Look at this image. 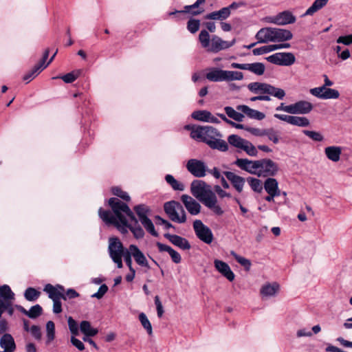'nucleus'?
<instances>
[{"label":"nucleus","mask_w":352,"mask_h":352,"mask_svg":"<svg viewBox=\"0 0 352 352\" xmlns=\"http://www.w3.org/2000/svg\"><path fill=\"white\" fill-rule=\"evenodd\" d=\"M108 203L113 212L102 208L98 211L99 217L106 224L114 225L123 234L129 229L137 239L144 237L143 229L126 204L115 197L109 199Z\"/></svg>","instance_id":"f257e3e1"},{"label":"nucleus","mask_w":352,"mask_h":352,"mask_svg":"<svg viewBox=\"0 0 352 352\" xmlns=\"http://www.w3.org/2000/svg\"><path fill=\"white\" fill-rule=\"evenodd\" d=\"M192 195L209 208L214 214L221 216L224 210L218 204L215 193L210 189V186L203 181H194L190 186Z\"/></svg>","instance_id":"f03ea898"},{"label":"nucleus","mask_w":352,"mask_h":352,"mask_svg":"<svg viewBox=\"0 0 352 352\" xmlns=\"http://www.w3.org/2000/svg\"><path fill=\"white\" fill-rule=\"evenodd\" d=\"M193 135L197 138V141L206 143L212 149L223 152L228 150V143L222 140V134L213 126H201L197 131H195Z\"/></svg>","instance_id":"7ed1b4c3"},{"label":"nucleus","mask_w":352,"mask_h":352,"mask_svg":"<svg viewBox=\"0 0 352 352\" xmlns=\"http://www.w3.org/2000/svg\"><path fill=\"white\" fill-rule=\"evenodd\" d=\"M248 89L252 93L258 94V96L250 98V100L252 102L257 100L270 101V96H274L278 100H283L286 95L284 89L265 82H250L248 85Z\"/></svg>","instance_id":"20e7f679"},{"label":"nucleus","mask_w":352,"mask_h":352,"mask_svg":"<svg viewBox=\"0 0 352 352\" xmlns=\"http://www.w3.org/2000/svg\"><path fill=\"white\" fill-rule=\"evenodd\" d=\"M108 252L110 258L117 267L120 269L123 267L122 256L126 252L124 246L118 237H110L109 239Z\"/></svg>","instance_id":"39448f33"},{"label":"nucleus","mask_w":352,"mask_h":352,"mask_svg":"<svg viewBox=\"0 0 352 352\" xmlns=\"http://www.w3.org/2000/svg\"><path fill=\"white\" fill-rule=\"evenodd\" d=\"M164 210L171 221L183 223L186 221V214L183 206L177 201H170L164 204Z\"/></svg>","instance_id":"423d86ee"},{"label":"nucleus","mask_w":352,"mask_h":352,"mask_svg":"<svg viewBox=\"0 0 352 352\" xmlns=\"http://www.w3.org/2000/svg\"><path fill=\"white\" fill-rule=\"evenodd\" d=\"M258 177H273L278 170V164L270 159L259 160Z\"/></svg>","instance_id":"0eeeda50"},{"label":"nucleus","mask_w":352,"mask_h":352,"mask_svg":"<svg viewBox=\"0 0 352 352\" xmlns=\"http://www.w3.org/2000/svg\"><path fill=\"white\" fill-rule=\"evenodd\" d=\"M193 228L197 236L203 242L210 244L213 240V234L211 230L205 226L201 220L193 222Z\"/></svg>","instance_id":"6e6552de"},{"label":"nucleus","mask_w":352,"mask_h":352,"mask_svg":"<svg viewBox=\"0 0 352 352\" xmlns=\"http://www.w3.org/2000/svg\"><path fill=\"white\" fill-rule=\"evenodd\" d=\"M265 21L278 25H285L295 23L296 18L290 11L286 10L275 16H267L265 18Z\"/></svg>","instance_id":"1a4fd4ad"},{"label":"nucleus","mask_w":352,"mask_h":352,"mask_svg":"<svg viewBox=\"0 0 352 352\" xmlns=\"http://www.w3.org/2000/svg\"><path fill=\"white\" fill-rule=\"evenodd\" d=\"M267 60L278 65L290 66L295 63L296 58L292 52H278L268 56Z\"/></svg>","instance_id":"9d476101"},{"label":"nucleus","mask_w":352,"mask_h":352,"mask_svg":"<svg viewBox=\"0 0 352 352\" xmlns=\"http://www.w3.org/2000/svg\"><path fill=\"white\" fill-rule=\"evenodd\" d=\"M186 169L196 177H204L208 167L204 162L197 159H190L186 163Z\"/></svg>","instance_id":"9b49d317"},{"label":"nucleus","mask_w":352,"mask_h":352,"mask_svg":"<svg viewBox=\"0 0 352 352\" xmlns=\"http://www.w3.org/2000/svg\"><path fill=\"white\" fill-rule=\"evenodd\" d=\"M309 93L321 100L337 99L340 96V93L335 89L320 86L312 88L309 90Z\"/></svg>","instance_id":"f8f14e48"},{"label":"nucleus","mask_w":352,"mask_h":352,"mask_svg":"<svg viewBox=\"0 0 352 352\" xmlns=\"http://www.w3.org/2000/svg\"><path fill=\"white\" fill-rule=\"evenodd\" d=\"M274 118L281 120L286 122L287 123L300 126V127H305L308 126L310 124V122L308 118L306 117H300L293 115H286V114H278L276 113L274 114Z\"/></svg>","instance_id":"ddd939ff"},{"label":"nucleus","mask_w":352,"mask_h":352,"mask_svg":"<svg viewBox=\"0 0 352 352\" xmlns=\"http://www.w3.org/2000/svg\"><path fill=\"white\" fill-rule=\"evenodd\" d=\"M235 42V38L232 39L231 41H227L223 40L221 38L217 35H212L211 37V42L208 52L217 53L221 50L230 48L234 45Z\"/></svg>","instance_id":"4468645a"},{"label":"nucleus","mask_w":352,"mask_h":352,"mask_svg":"<svg viewBox=\"0 0 352 352\" xmlns=\"http://www.w3.org/2000/svg\"><path fill=\"white\" fill-rule=\"evenodd\" d=\"M231 67L234 69H239L243 70H248L252 73L261 76L264 74L265 70V65L262 63H231Z\"/></svg>","instance_id":"2eb2a0df"},{"label":"nucleus","mask_w":352,"mask_h":352,"mask_svg":"<svg viewBox=\"0 0 352 352\" xmlns=\"http://www.w3.org/2000/svg\"><path fill=\"white\" fill-rule=\"evenodd\" d=\"M259 160H250L248 159L238 158L234 164L250 174L258 175Z\"/></svg>","instance_id":"dca6fc26"},{"label":"nucleus","mask_w":352,"mask_h":352,"mask_svg":"<svg viewBox=\"0 0 352 352\" xmlns=\"http://www.w3.org/2000/svg\"><path fill=\"white\" fill-rule=\"evenodd\" d=\"M43 291L48 294V297L53 301L56 300H60V298L66 300V296L65 295V288L61 285H56L55 286L48 283L44 287Z\"/></svg>","instance_id":"f3484780"},{"label":"nucleus","mask_w":352,"mask_h":352,"mask_svg":"<svg viewBox=\"0 0 352 352\" xmlns=\"http://www.w3.org/2000/svg\"><path fill=\"white\" fill-rule=\"evenodd\" d=\"M181 201L186 209L192 215H197L201 211V205L195 199L188 195H182Z\"/></svg>","instance_id":"a211bd4d"},{"label":"nucleus","mask_w":352,"mask_h":352,"mask_svg":"<svg viewBox=\"0 0 352 352\" xmlns=\"http://www.w3.org/2000/svg\"><path fill=\"white\" fill-rule=\"evenodd\" d=\"M291 114H308L313 108V104L307 100H298L294 103L291 104Z\"/></svg>","instance_id":"6ab92c4d"},{"label":"nucleus","mask_w":352,"mask_h":352,"mask_svg":"<svg viewBox=\"0 0 352 352\" xmlns=\"http://www.w3.org/2000/svg\"><path fill=\"white\" fill-rule=\"evenodd\" d=\"M129 251L138 265L147 269L150 268L145 255L137 245L133 244L130 245Z\"/></svg>","instance_id":"aec40b11"},{"label":"nucleus","mask_w":352,"mask_h":352,"mask_svg":"<svg viewBox=\"0 0 352 352\" xmlns=\"http://www.w3.org/2000/svg\"><path fill=\"white\" fill-rule=\"evenodd\" d=\"M206 0H197L193 4L190 6H185L184 10L182 11L175 10L169 13V15H173L176 13H190L191 14L196 16L199 15L204 12L203 8H199L200 5L204 4Z\"/></svg>","instance_id":"412c9836"},{"label":"nucleus","mask_w":352,"mask_h":352,"mask_svg":"<svg viewBox=\"0 0 352 352\" xmlns=\"http://www.w3.org/2000/svg\"><path fill=\"white\" fill-rule=\"evenodd\" d=\"M280 289V285L276 282L266 283L260 289V294L263 298L275 296Z\"/></svg>","instance_id":"4be33fe9"},{"label":"nucleus","mask_w":352,"mask_h":352,"mask_svg":"<svg viewBox=\"0 0 352 352\" xmlns=\"http://www.w3.org/2000/svg\"><path fill=\"white\" fill-rule=\"evenodd\" d=\"M214 265L216 270L228 280L232 281L234 279L235 275L226 263L215 259L214 261Z\"/></svg>","instance_id":"5701e85b"},{"label":"nucleus","mask_w":352,"mask_h":352,"mask_svg":"<svg viewBox=\"0 0 352 352\" xmlns=\"http://www.w3.org/2000/svg\"><path fill=\"white\" fill-rule=\"evenodd\" d=\"M226 178L231 182L233 187L238 192H241L245 185V180L243 177L236 175L233 172L225 171L223 173Z\"/></svg>","instance_id":"b1692460"},{"label":"nucleus","mask_w":352,"mask_h":352,"mask_svg":"<svg viewBox=\"0 0 352 352\" xmlns=\"http://www.w3.org/2000/svg\"><path fill=\"white\" fill-rule=\"evenodd\" d=\"M164 236L169 240L174 245L182 250H187L190 249L191 246L187 239L176 234H165Z\"/></svg>","instance_id":"393cba45"},{"label":"nucleus","mask_w":352,"mask_h":352,"mask_svg":"<svg viewBox=\"0 0 352 352\" xmlns=\"http://www.w3.org/2000/svg\"><path fill=\"white\" fill-rule=\"evenodd\" d=\"M230 15L231 12H230L227 7H223L219 10L207 14L204 18L207 20L221 21L222 22L228 19Z\"/></svg>","instance_id":"a878e982"},{"label":"nucleus","mask_w":352,"mask_h":352,"mask_svg":"<svg viewBox=\"0 0 352 352\" xmlns=\"http://www.w3.org/2000/svg\"><path fill=\"white\" fill-rule=\"evenodd\" d=\"M273 33L274 28H263L258 31L255 38L259 43L273 42Z\"/></svg>","instance_id":"bb28decb"},{"label":"nucleus","mask_w":352,"mask_h":352,"mask_svg":"<svg viewBox=\"0 0 352 352\" xmlns=\"http://www.w3.org/2000/svg\"><path fill=\"white\" fill-rule=\"evenodd\" d=\"M0 346L3 349V351L0 352H14L16 344L12 335L4 333L0 339Z\"/></svg>","instance_id":"cd10ccee"},{"label":"nucleus","mask_w":352,"mask_h":352,"mask_svg":"<svg viewBox=\"0 0 352 352\" xmlns=\"http://www.w3.org/2000/svg\"><path fill=\"white\" fill-rule=\"evenodd\" d=\"M238 111H241L245 114L248 117L256 120H262L265 118V113L258 110L251 109L247 105H238L236 107Z\"/></svg>","instance_id":"c85d7f7f"},{"label":"nucleus","mask_w":352,"mask_h":352,"mask_svg":"<svg viewBox=\"0 0 352 352\" xmlns=\"http://www.w3.org/2000/svg\"><path fill=\"white\" fill-rule=\"evenodd\" d=\"M293 38L292 32L286 29L274 28L273 43L285 42Z\"/></svg>","instance_id":"c756f323"},{"label":"nucleus","mask_w":352,"mask_h":352,"mask_svg":"<svg viewBox=\"0 0 352 352\" xmlns=\"http://www.w3.org/2000/svg\"><path fill=\"white\" fill-rule=\"evenodd\" d=\"M157 246L160 252H166L170 255L173 263L178 264L182 261V257L179 252L173 249L170 246L157 242Z\"/></svg>","instance_id":"7c9ffc66"},{"label":"nucleus","mask_w":352,"mask_h":352,"mask_svg":"<svg viewBox=\"0 0 352 352\" xmlns=\"http://www.w3.org/2000/svg\"><path fill=\"white\" fill-rule=\"evenodd\" d=\"M224 70L217 67H212L208 69L206 77L212 82H222L224 81Z\"/></svg>","instance_id":"2f4dec72"},{"label":"nucleus","mask_w":352,"mask_h":352,"mask_svg":"<svg viewBox=\"0 0 352 352\" xmlns=\"http://www.w3.org/2000/svg\"><path fill=\"white\" fill-rule=\"evenodd\" d=\"M324 153L329 160L337 162L340 159L342 148L336 146H327L324 148Z\"/></svg>","instance_id":"473e14b6"},{"label":"nucleus","mask_w":352,"mask_h":352,"mask_svg":"<svg viewBox=\"0 0 352 352\" xmlns=\"http://www.w3.org/2000/svg\"><path fill=\"white\" fill-rule=\"evenodd\" d=\"M264 188L267 194L272 193L280 195V190L278 188V183L274 178H267L264 182Z\"/></svg>","instance_id":"72a5a7b5"},{"label":"nucleus","mask_w":352,"mask_h":352,"mask_svg":"<svg viewBox=\"0 0 352 352\" xmlns=\"http://www.w3.org/2000/svg\"><path fill=\"white\" fill-rule=\"evenodd\" d=\"M14 293L8 285L0 286V299L1 302H10L14 300Z\"/></svg>","instance_id":"f704fd0d"},{"label":"nucleus","mask_w":352,"mask_h":352,"mask_svg":"<svg viewBox=\"0 0 352 352\" xmlns=\"http://www.w3.org/2000/svg\"><path fill=\"white\" fill-rule=\"evenodd\" d=\"M329 0H315L312 5L305 11L302 16H312L321 10L328 3Z\"/></svg>","instance_id":"c9c22d12"},{"label":"nucleus","mask_w":352,"mask_h":352,"mask_svg":"<svg viewBox=\"0 0 352 352\" xmlns=\"http://www.w3.org/2000/svg\"><path fill=\"white\" fill-rule=\"evenodd\" d=\"M329 0H315L312 5L305 11L302 16H312L321 10L328 3Z\"/></svg>","instance_id":"e433bc0d"},{"label":"nucleus","mask_w":352,"mask_h":352,"mask_svg":"<svg viewBox=\"0 0 352 352\" xmlns=\"http://www.w3.org/2000/svg\"><path fill=\"white\" fill-rule=\"evenodd\" d=\"M81 332L86 336H94L98 333V329L91 327L89 321L83 320L80 324Z\"/></svg>","instance_id":"4c0bfd02"},{"label":"nucleus","mask_w":352,"mask_h":352,"mask_svg":"<svg viewBox=\"0 0 352 352\" xmlns=\"http://www.w3.org/2000/svg\"><path fill=\"white\" fill-rule=\"evenodd\" d=\"M165 180L174 190L183 191L184 190V185L177 181L172 175H166L165 176Z\"/></svg>","instance_id":"58836bf2"},{"label":"nucleus","mask_w":352,"mask_h":352,"mask_svg":"<svg viewBox=\"0 0 352 352\" xmlns=\"http://www.w3.org/2000/svg\"><path fill=\"white\" fill-rule=\"evenodd\" d=\"M199 41L203 48L208 51L210 45L211 38L209 32L206 30H202L199 34Z\"/></svg>","instance_id":"ea45409f"},{"label":"nucleus","mask_w":352,"mask_h":352,"mask_svg":"<svg viewBox=\"0 0 352 352\" xmlns=\"http://www.w3.org/2000/svg\"><path fill=\"white\" fill-rule=\"evenodd\" d=\"M224 81L241 80L243 79V74L238 71L224 70Z\"/></svg>","instance_id":"a19ab883"},{"label":"nucleus","mask_w":352,"mask_h":352,"mask_svg":"<svg viewBox=\"0 0 352 352\" xmlns=\"http://www.w3.org/2000/svg\"><path fill=\"white\" fill-rule=\"evenodd\" d=\"M224 111L226 115L236 122H242L244 118V115L240 112L236 111L232 107H224Z\"/></svg>","instance_id":"79ce46f5"},{"label":"nucleus","mask_w":352,"mask_h":352,"mask_svg":"<svg viewBox=\"0 0 352 352\" xmlns=\"http://www.w3.org/2000/svg\"><path fill=\"white\" fill-rule=\"evenodd\" d=\"M245 139H243L241 138L240 136L237 135H230L228 138V143L236 148L239 150H241L243 146L244 142H245Z\"/></svg>","instance_id":"37998d69"},{"label":"nucleus","mask_w":352,"mask_h":352,"mask_svg":"<svg viewBox=\"0 0 352 352\" xmlns=\"http://www.w3.org/2000/svg\"><path fill=\"white\" fill-rule=\"evenodd\" d=\"M134 210L138 216L140 221L148 218V215L150 213V208L144 204L138 205L134 208Z\"/></svg>","instance_id":"c03bdc74"},{"label":"nucleus","mask_w":352,"mask_h":352,"mask_svg":"<svg viewBox=\"0 0 352 352\" xmlns=\"http://www.w3.org/2000/svg\"><path fill=\"white\" fill-rule=\"evenodd\" d=\"M41 295V292L34 287H28L24 292L25 298L30 302L36 300Z\"/></svg>","instance_id":"a18cd8bd"},{"label":"nucleus","mask_w":352,"mask_h":352,"mask_svg":"<svg viewBox=\"0 0 352 352\" xmlns=\"http://www.w3.org/2000/svg\"><path fill=\"white\" fill-rule=\"evenodd\" d=\"M46 338L47 344L51 343L55 338V325L51 320L46 323Z\"/></svg>","instance_id":"49530a36"},{"label":"nucleus","mask_w":352,"mask_h":352,"mask_svg":"<svg viewBox=\"0 0 352 352\" xmlns=\"http://www.w3.org/2000/svg\"><path fill=\"white\" fill-rule=\"evenodd\" d=\"M80 70L72 71L65 75L61 76L59 78H61L66 83H72L75 81L80 75ZM58 77H54L53 78H58Z\"/></svg>","instance_id":"de8ad7c7"},{"label":"nucleus","mask_w":352,"mask_h":352,"mask_svg":"<svg viewBox=\"0 0 352 352\" xmlns=\"http://www.w3.org/2000/svg\"><path fill=\"white\" fill-rule=\"evenodd\" d=\"M138 318H139V320H140L141 324L142 325L144 329H145L147 333L149 336H151L153 334L152 325H151L149 320L148 319L146 315L144 313H140L139 314Z\"/></svg>","instance_id":"09e8293b"},{"label":"nucleus","mask_w":352,"mask_h":352,"mask_svg":"<svg viewBox=\"0 0 352 352\" xmlns=\"http://www.w3.org/2000/svg\"><path fill=\"white\" fill-rule=\"evenodd\" d=\"M210 116V111L207 110H199L195 111L192 113L191 117L196 120L201 122H208V116Z\"/></svg>","instance_id":"8fccbe9b"},{"label":"nucleus","mask_w":352,"mask_h":352,"mask_svg":"<svg viewBox=\"0 0 352 352\" xmlns=\"http://www.w3.org/2000/svg\"><path fill=\"white\" fill-rule=\"evenodd\" d=\"M230 254L235 260L241 264L247 271H249L251 267V262L249 259L237 254L235 252L232 251Z\"/></svg>","instance_id":"3c124183"},{"label":"nucleus","mask_w":352,"mask_h":352,"mask_svg":"<svg viewBox=\"0 0 352 352\" xmlns=\"http://www.w3.org/2000/svg\"><path fill=\"white\" fill-rule=\"evenodd\" d=\"M241 150L245 151L248 155L252 157H255L258 154L256 148L253 145L252 143L247 140L244 142L243 146Z\"/></svg>","instance_id":"603ef678"},{"label":"nucleus","mask_w":352,"mask_h":352,"mask_svg":"<svg viewBox=\"0 0 352 352\" xmlns=\"http://www.w3.org/2000/svg\"><path fill=\"white\" fill-rule=\"evenodd\" d=\"M43 70V67H36V65L23 76V80L27 82H30L37 76Z\"/></svg>","instance_id":"864d4df0"},{"label":"nucleus","mask_w":352,"mask_h":352,"mask_svg":"<svg viewBox=\"0 0 352 352\" xmlns=\"http://www.w3.org/2000/svg\"><path fill=\"white\" fill-rule=\"evenodd\" d=\"M265 136H267L268 140L272 141L274 144H278L280 141L278 132L276 131L274 129H265Z\"/></svg>","instance_id":"5fc2aeb1"},{"label":"nucleus","mask_w":352,"mask_h":352,"mask_svg":"<svg viewBox=\"0 0 352 352\" xmlns=\"http://www.w3.org/2000/svg\"><path fill=\"white\" fill-rule=\"evenodd\" d=\"M247 180L251 188L254 192H261L262 191L263 185L261 180L253 177H248Z\"/></svg>","instance_id":"6e6d98bb"},{"label":"nucleus","mask_w":352,"mask_h":352,"mask_svg":"<svg viewBox=\"0 0 352 352\" xmlns=\"http://www.w3.org/2000/svg\"><path fill=\"white\" fill-rule=\"evenodd\" d=\"M140 222L143 225L144 228L146 230V231L149 232L151 235L154 236H158V233L155 231L154 225L149 218L142 220Z\"/></svg>","instance_id":"4d7b16f0"},{"label":"nucleus","mask_w":352,"mask_h":352,"mask_svg":"<svg viewBox=\"0 0 352 352\" xmlns=\"http://www.w3.org/2000/svg\"><path fill=\"white\" fill-rule=\"evenodd\" d=\"M200 27V21L199 19L191 18L187 23V30L191 33H196Z\"/></svg>","instance_id":"13d9d810"},{"label":"nucleus","mask_w":352,"mask_h":352,"mask_svg":"<svg viewBox=\"0 0 352 352\" xmlns=\"http://www.w3.org/2000/svg\"><path fill=\"white\" fill-rule=\"evenodd\" d=\"M42 312V307L39 305H35L28 310V316L32 319H35L40 316Z\"/></svg>","instance_id":"bf43d9fd"},{"label":"nucleus","mask_w":352,"mask_h":352,"mask_svg":"<svg viewBox=\"0 0 352 352\" xmlns=\"http://www.w3.org/2000/svg\"><path fill=\"white\" fill-rule=\"evenodd\" d=\"M111 192L114 195L120 197L124 201H130V196L129 195V194L126 192L123 191L119 187H113L111 188Z\"/></svg>","instance_id":"052dcab7"},{"label":"nucleus","mask_w":352,"mask_h":352,"mask_svg":"<svg viewBox=\"0 0 352 352\" xmlns=\"http://www.w3.org/2000/svg\"><path fill=\"white\" fill-rule=\"evenodd\" d=\"M303 133L311 140L316 142H322L324 140L322 135L317 131L305 130L303 131Z\"/></svg>","instance_id":"680f3d73"},{"label":"nucleus","mask_w":352,"mask_h":352,"mask_svg":"<svg viewBox=\"0 0 352 352\" xmlns=\"http://www.w3.org/2000/svg\"><path fill=\"white\" fill-rule=\"evenodd\" d=\"M68 327L70 332L73 336H77L78 334V325L75 320L72 317L69 316L67 318Z\"/></svg>","instance_id":"e2e57ef3"},{"label":"nucleus","mask_w":352,"mask_h":352,"mask_svg":"<svg viewBox=\"0 0 352 352\" xmlns=\"http://www.w3.org/2000/svg\"><path fill=\"white\" fill-rule=\"evenodd\" d=\"M245 130L250 132L252 135L257 137L265 136V129H259L254 127H247Z\"/></svg>","instance_id":"0e129e2a"},{"label":"nucleus","mask_w":352,"mask_h":352,"mask_svg":"<svg viewBox=\"0 0 352 352\" xmlns=\"http://www.w3.org/2000/svg\"><path fill=\"white\" fill-rule=\"evenodd\" d=\"M107 291H108V287L105 284H103L99 287L97 292H96L91 295V297L96 298L98 299H100L107 292Z\"/></svg>","instance_id":"69168bd1"},{"label":"nucleus","mask_w":352,"mask_h":352,"mask_svg":"<svg viewBox=\"0 0 352 352\" xmlns=\"http://www.w3.org/2000/svg\"><path fill=\"white\" fill-rule=\"evenodd\" d=\"M336 42L338 43H342V44H344L345 45H351L352 44V34H348V35H345V36H339L337 38Z\"/></svg>","instance_id":"338daca9"},{"label":"nucleus","mask_w":352,"mask_h":352,"mask_svg":"<svg viewBox=\"0 0 352 352\" xmlns=\"http://www.w3.org/2000/svg\"><path fill=\"white\" fill-rule=\"evenodd\" d=\"M28 332H30L36 340H41L42 334H41V329L38 326L32 325L30 327V329Z\"/></svg>","instance_id":"774afa93"}]
</instances>
